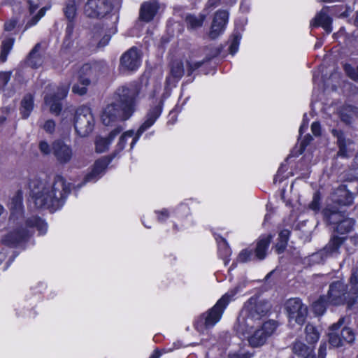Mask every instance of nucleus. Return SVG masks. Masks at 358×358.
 I'll list each match as a JSON object with an SVG mask.
<instances>
[{
	"label": "nucleus",
	"mask_w": 358,
	"mask_h": 358,
	"mask_svg": "<svg viewBox=\"0 0 358 358\" xmlns=\"http://www.w3.org/2000/svg\"><path fill=\"white\" fill-rule=\"evenodd\" d=\"M150 127L147 125L145 123L143 122L140 127L138 128L136 133H134V136H132V141L130 143V150H132L138 141L139 140L141 136L145 132L147 129H148Z\"/></svg>",
	"instance_id": "obj_47"
},
{
	"label": "nucleus",
	"mask_w": 358,
	"mask_h": 358,
	"mask_svg": "<svg viewBox=\"0 0 358 358\" xmlns=\"http://www.w3.org/2000/svg\"><path fill=\"white\" fill-rule=\"evenodd\" d=\"M331 8H343V6H324L310 20V28L322 27L327 34H330L333 31V19L328 14Z\"/></svg>",
	"instance_id": "obj_12"
},
{
	"label": "nucleus",
	"mask_w": 358,
	"mask_h": 358,
	"mask_svg": "<svg viewBox=\"0 0 358 358\" xmlns=\"http://www.w3.org/2000/svg\"><path fill=\"white\" fill-rule=\"evenodd\" d=\"M341 207L331 204L327 205L323 208L322 213L323 216V220L328 226L332 227L338 222L340 220H342L347 215L345 211H343L340 209Z\"/></svg>",
	"instance_id": "obj_19"
},
{
	"label": "nucleus",
	"mask_w": 358,
	"mask_h": 358,
	"mask_svg": "<svg viewBox=\"0 0 358 358\" xmlns=\"http://www.w3.org/2000/svg\"><path fill=\"white\" fill-rule=\"evenodd\" d=\"M157 2L144 1L140 7L138 20L145 23L153 20L159 10Z\"/></svg>",
	"instance_id": "obj_21"
},
{
	"label": "nucleus",
	"mask_w": 358,
	"mask_h": 358,
	"mask_svg": "<svg viewBox=\"0 0 358 358\" xmlns=\"http://www.w3.org/2000/svg\"><path fill=\"white\" fill-rule=\"evenodd\" d=\"M211 59V57H206L203 60L196 62H191L189 61H187V76H191L196 70L202 67L205 64L210 62Z\"/></svg>",
	"instance_id": "obj_40"
},
{
	"label": "nucleus",
	"mask_w": 358,
	"mask_h": 358,
	"mask_svg": "<svg viewBox=\"0 0 358 358\" xmlns=\"http://www.w3.org/2000/svg\"><path fill=\"white\" fill-rule=\"evenodd\" d=\"M343 69L349 78L358 83V65L356 67H354L352 64L345 63L343 64Z\"/></svg>",
	"instance_id": "obj_42"
},
{
	"label": "nucleus",
	"mask_w": 358,
	"mask_h": 358,
	"mask_svg": "<svg viewBox=\"0 0 358 358\" xmlns=\"http://www.w3.org/2000/svg\"><path fill=\"white\" fill-rule=\"evenodd\" d=\"M309 120L307 118V115L305 113L303 117V120L299 129V136H301L303 133L308 129Z\"/></svg>",
	"instance_id": "obj_59"
},
{
	"label": "nucleus",
	"mask_w": 358,
	"mask_h": 358,
	"mask_svg": "<svg viewBox=\"0 0 358 358\" xmlns=\"http://www.w3.org/2000/svg\"><path fill=\"white\" fill-rule=\"evenodd\" d=\"M348 236H338L333 234L328 243L321 250L313 255V257L317 259L318 263L324 262L327 258L338 255L340 248L347 240Z\"/></svg>",
	"instance_id": "obj_9"
},
{
	"label": "nucleus",
	"mask_w": 358,
	"mask_h": 358,
	"mask_svg": "<svg viewBox=\"0 0 358 358\" xmlns=\"http://www.w3.org/2000/svg\"><path fill=\"white\" fill-rule=\"evenodd\" d=\"M48 8H49L46 6L41 8L36 15L32 16L31 19L27 21L26 24V28H30L36 25L38 21L45 15V13Z\"/></svg>",
	"instance_id": "obj_46"
},
{
	"label": "nucleus",
	"mask_w": 358,
	"mask_h": 358,
	"mask_svg": "<svg viewBox=\"0 0 358 358\" xmlns=\"http://www.w3.org/2000/svg\"><path fill=\"white\" fill-rule=\"evenodd\" d=\"M69 113L71 114L75 131L79 135H85V133L92 129L94 118L92 110L89 106L82 105L76 110H65L63 113L62 121L68 118Z\"/></svg>",
	"instance_id": "obj_6"
},
{
	"label": "nucleus",
	"mask_w": 358,
	"mask_h": 358,
	"mask_svg": "<svg viewBox=\"0 0 358 358\" xmlns=\"http://www.w3.org/2000/svg\"><path fill=\"white\" fill-rule=\"evenodd\" d=\"M141 65V54L136 46H132L124 52L120 59L119 70L135 71Z\"/></svg>",
	"instance_id": "obj_11"
},
{
	"label": "nucleus",
	"mask_w": 358,
	"mask_h": 358,
	"mask_svg": "<svg viewBox=\"0 0 358 358\" xmlns=\"http://www.w3.org/2000/svg\"><path fill=\"white\" fill-rule=\"evenodd\" d=\"M15 38L8 37L3 40L0 50V62L3 63L6 62L8 56L14 45Z\"/></svg>",
	"instance_id": "obj_37"
},
{
	"label": "nucleus",
	"mask_w": 358,
	"mask_h": 358,
	"mask_svg": "<svg viewBox=\"0 0 358 358\" xmlns=\"http://www.w3.org/2000/svg\"><path fill=\"white\" fill-rule=\"evenodd\" d=\"M182 108L178 104H176L174 108L169 112L168 115V124H174L178 120V115L181 111Z\"/></svg>",
	"instance_id": "obj_50"
},
{
	"label": "nucleus",
	"mask_w": 358,
	"mask_h": 358,
	"mask_svg": "<svg viewBox=\"0 0 358 358\" xmlns=\"http://www.w3.org/2000/svg\"><path fill=\"white\" fill-rule=\"evenodd\" d=\"M122 129V127L118 125L115 127L112 131H110L108 136H106V138L108 139L109 142L112 143L115 138L121 133Z\"/></svg>",
	"instance_id": "obj_57"
},
{
	"label": "nucleus",
	"mask_w": 358,
	"mask_h": 358,
	"mask_svg": "<svg viewBox=\"0 0 358 358\" xmlns=\"http://www.w3.org/2000/svg\"><path fill=\"white\" fill-rule=\"evenodd\" d=\"M56 123L52 119L47 120L42 128L49 134H53L55 131Z\"/></svg>",
	"instance_id": "obj_55"
},
{
	"label": "nucleus",
	"mask_w": 358,
	"mask_h": 358,
	"mask_svg": "<svg viewBox=\"0 0 358 358\" xmlns=\"http://www.w3.org/2000/svg\"><path fill=\"white\" fill-rule=\"evenodd\" d=\"M53 154L61 164L69 162L72 158V149L62 139L55 140L52 143Z\"/></svg>",
	"instance_id": "obj_20"
},
{
	"label": "nucleus",
	"mask_w": 358,
	"mask_h": 358,
	"mask_svg": "<svg viewBox=\"0 0 358 358\" xmlns=\"http://www.w3.org/2000/svg\"><path fill=\"white\" fill-rule=\"evenodd\" d=\"M331 134L336 138V144L338 148L337 155L342 158L348 157V146L345 135L341 129H333Z\"/></svg>",
	"instance_id": "obj_28"
},
{
	"label": "nucleus",
	"mask_w": 358,
	"mask_h": 358,
	"mask_svg": "<svg viewBox=\"0 0 358 358\" xmlns=\"http://www.w3.org/2000/svg\"><path fill=\"white\" fill-rule=\"evenodd\" d=\"M344 319L340 318L338 321L334 323L329 327V332L328 333V342L330 347L340 348L344 346L343 338L341 336V332L338 333L341 326L343 324Z\"/></svg>",
	"instance_id": "obj_22"
},
{
	"label": "nucleus",
	"mask_w": 358,
	"mask_h": 358,
	"mask_svg": "<svg viewBox=\"0 0 358 358\" xmlns=\"http://www.w3.org/2000/svg\"><path fill=\"white\" fill-rule=\"evenodd\" d=\"M320 337V333L317 328L310 323H308L305 327V340L310 345L315 346Z\"/></svg>",
	"instance_id": "obj_35"
},
{
	"label": "nucleus",
	"mask_w": 358,
	"mask_h": 358,
	"mask_svg": "<svg viewBox=\"0 0 358 358\" xmlns=\"http://www.w3.org/2000/svg\"><path fill=\"white\" fill-rule=\"evenodd\" d=\"M34 108V94L32 93L25 94L20 103V114L22 119L27 120L31 115Z\"/></svg>",
	"instance_id": "obj_26"
},
{
	"label": "nucleus",
	"mask_w": 358,
	"mask_h": 358,
	"mask_svg": "<svg viewBox=\"0 0 358 358\" xmlns=\"http://www.w3.org/2000/svg\"><path fill=\"white\" fill-rule=\"evenodd\" d=\"M104 31L103 25L101 23H96L92 29V38L97 42L101 37Z\"/></svg>",
	"instance_id": "obj_49"
},
{
	"label": "nucleus",
	"mask_w": 358,
	"mask_h": 358,
	"mask_svg": "<svg viewBox=\"0 0 358 358\" xmlns=\"http://www.w3.org/2000/svg\"><path fill=\"white\" fill-rule=\"evenodd\" d=\"M10 218L19 220L24 217V208L23 205V196L21 191H18L11 199L9 206Z\"/></svg>",
	"instance_id": "obj_23"
},
{
	"label": "nucleus",
	"mask_w": 358,
	"mask_h": 358,
	"mask_svg": "<svg viewBox=\"0 0 358 358\" xmlns=\"http://www.w3.org/2000/svg\"><path fill=\"white\" fill-rule=\"evenodd\" d=\"M48 8H49L46 6L41 8L36 15L32 16L31 19L27 21L26 24V28H30L36 25L38 21L45 15V13Z\"/></svg>",
	"instance_id": "obj_45"
},
{
	"label": "nucleus",
	"mask_w": 358,
	"mask_h": 358,
	"mask_svg": "<svg viewBox=\"0 0 358 358\" xmlns=\"http://www.w3.org/2000/svg\"><path fill=\"white\" fill-rule=\"evenodd\" d=\"M313 140V138L310 134H307L306 135L304 136L303 138L301 140L300 143L299 150V155H302L305 152L307 146L310 143V142Z\"/></svg>",
	"instance_id": "obj_53"
},
{
	"label": "nucleus",
	"mask_w": 358,
	"mask_h": 358,
	"mask_svg": "<svg viewBox=\"0 0 358 358\" xmlns=\"http://www.w3.org/2000/svg\"><path fill=\"white\" fill-rule=\"evenodd\" d=\"M110 142L106 137H98L95 140V150L97 153H102L108 150Z\"/></svg>",
	"instance_id": "obj_41"
},
{
	"label": "nucleus",
	"mask_w": 358,
	"mask_h": 358,
	"mask_svg": "<svg viewBox=\"0 0 358 358\" xmlns=\"http://www.w3.org/2000/svg\"><path fill=\"white\" fill-rule=\"evenodd\" d=\"M113 159L114 158L110 155L96 159L91 171L85 176L83 182L86 183L96 181L101 177V174L106 170L108 165Z\"/></svg>",
	"instance_id": "obj_14"
},
{
	"label": "nucleus",
	"mask_w": 358,
	"mask_h": 358,
	"mask_svg": "<svg viewBox=\"0 0 358 358\" xmlns=\"http://www.w3.org/2000/svg\"><path fill=\"white\" fill-rule=\"evenodd\" d=\"M228 19L229 13L227 10H219L215 12L209 34L210 38H215L223 32Z\"/></svg>",
	"instance_id": "obj_18"
},
{
	"label": "nucleus",
	"mask_w": 358,
	"mask_h": 358,
	"mask_svg": "<svg viewBox=\"0 0 358 358\" xmlns=\"http://www.w3.org/2000/svg\"><path fill=\"white\" fill-rule=\"evenodd\" d=\"M134 134V131L132 129L124 131L119 138L118 142L115 146V150L109 154L114 159L117 157L121 152L124 150L127 143L129 138H131Z\"/></svg>",
	"instance_id": "obj_34"
},
{
	"label": "nucleus",
	"mask_w": 358,
	"mask_h": 358,
	"mask_svg": "<svg viewBox=\"0 0 358 358\" xmlns=\"http://www.w3.org/2000/svg\"><path fill=\"white\" fill-rule=\"evenodd\" d=\"M355 224V220L348 217L346 215L342 220H340L338 222H337V224L332 228L334 233L341 236L345 235V236H347V235L353 230Z\"/></svg>",
	"instance_id": "obj_29"
},
{
	"label": "nucleus",
	"mask_w": 358,
	"mask_h": 358,
	"mask_svg": "<svg viewBox=\"0 0 358 358\" xmlns=\"http://www.w3.org/2000/svg\"><path fill=\"white\" fill-rule=\"evenodd\" d=\"M293 352L301 358H317L315 346H308L301 341H295L292 345Z\"/></svg>",
	"instance_id": "obj_27"
},
{
	"label": "nucleus",
	"mask_w": 358,
	"mask_h": 358,
	"mask_svg": "<svg viewBox=\"0 0 358 358\" xmlns=\"http://www.w3.org/2000/svg\"><path fill=\"white\" fill-rule=\"evenodd\" d=\"M97 42H95L94 39L91 38L90 39L89 42L85 45V47H83V49H86L85 53L87 55H90L98 51L99 48L97 46Z\"/></svg>",
	"instance_id": "obj_52"
},
{
	"label": "nucleus",
	"mask_w": 358,
	"mask_h": 358,
	"mask_svg": "<svg viewBox=\"0 0 358 358\" xmlns=\"http://www.w3.org/2000/svg\"><path fill=\"white\" fill-rule=\"evenodd\" d=\"M48 8H49L46 6L41 8L36 15L32 16L31 19L27 21L26 24V28H30L36 25L38 21L45 15V13Z\"/></svg>",
	"instance_id": "obj_44"
},
{
	"label": "nucleus",
	"mask_w": 358,
	"mask_h": 358,
	"mask_svg": "<svg viewBox=\"0 0 358 358\" xmlns=\"http://www.w3.org/2000/svg\"><path fill=\"white\" fill-rule=\"evenodd\" d=\"M113 5L109 0H87L84 13L90 18L101 19L110 13Z\"/></svg>",
	"instance_id": "obj_8"
},
{
	"label": "nucleus",
	"mask_w": 358,
	"mask_h": 358,
	"mask_svg": "<svg viewBox=\"0 0 358 358\" xmlns=\"http://www.w3.org/2000/svg\"><path fill=\"white\" fill-rule=\"evenodd\" d=\"M39 150L44 155H49L51 152L50 145L45 141H41L38 145Z\"/></svg>",
	"instance_id": "obj_61"
},
{
	"label": "nucleus",
	"mask_w": 358,
	"mask_h": 358,
	"mask_svg": "<svg viewBox=\"0 0 358 358\" xmlns=\"http://www.w3.org/2000/svg\"><path fill=\"white\" fill-rule=\"evenodd\" d=\"M77 0H66L63 12L67 21L75 22L77 16L78 6Z\"/></svg>",
	"instance_id": "obj_36"
},
{
	"label": "nucleus",
	"mask_w": 358,
	"mask_h": 358,
	"mask_svg": "<svg viewBox=\"0 0 358 358\" xmlns=\"http://www.w3.org/2000/svg\"><path fill=\"white\" fill-rule=\"evenodd\" d=\"M321 194L319 191L315 192L313 194V199L309 203V208L315 212H318L321 207Z\"/></svg>",
	"instance_id": "obj_48"
},
{
	"label": "nucleus",
	"mask_w": 358,
	"mask_h": 358,
	"mask_svg": "<svg viewBox=\"0 0 358 358\" xmlns=\"http://www.w3.org/2000/svg\"><path fill=\"white\" fill-rule=\"evenodd\" d=\"M237 292L238 289L234 288L222 295L212 308L198 317L194 322V329L199 332H203L213 328L220 321L224 310Z\"/></svg>",
	"instance_id": "obj_4"
},
{
	"label": "nucleus",
	"mask_w": 358,
	"mask_h": 358,
	"mask_svg": "<svg viewBox=\"0 0 358 358\" xmlns=\"http://www.w3.org/2000/svg\"><path fill=\"white\" fill-rule=\"evenodd\" d=\"M290 235L291 231L287 229H284L280 231L278 233L277 243L273 247L276 254L280 255L285 251Z\"/></svg>",
	"instance_id": "obj_31"
},
{
	"label": "nucleus",
	"mask_w": 358,
	"mask_h": 358,
	"mask_svg": "<svg viewBox=\"0 0 358 358\" xmlns=\"http://www.w3.org/2000/svg\"><path fill=\"white\" fill-rule=\"evenodd\" d=\"M348 285L341 280L333 281L329 287L327 296L332 306L347 305L352 307L358 300V267L352 271Z\"/></svg>",
	"instance_id": "obj_3"
},
{
	"label": "nucleus",
	"mask_w": 358,
	"mask_h": 358,
	"mask_svg": "<svg viewBox=\"0 0 358 358\" xmlns=\"http://www.w3.org/2000/svg\"><path fill=\"white\" fill-rule=\"evenodd\" d=\"M331 306L327 294L320 295L317 300L313 302L312 309L314 313L318 316L322 315L327 310V308Z\"/></svg>",
	"instance_id": "obj_33"
},
{
	"label": "nucleus",
	"mask_w": 358,
	"mask_h": 358,
	"mask_svg": "<svg viewBox=\"0 0 358 358\" xmlns=\"http://www.w3.org/2000/svg\"><path fill=\"white\" fill-rule=\"evenodd\" d=\"M25 225L29 228H36L39 235H44L48 231L47 222L39 216H34L25 220Z\"/></svg>",
	"instance_id": "obj_32"
},
{
	"label": "nucleus",
	"mask_w": 358,
	"mask_h": 358,
	"mask_svg": "<svg viewBox=\"0 0 358 358\" xmlns=\"http://www.w3.org/2000/svg\"><path fill=\"white\" fill-rule=\"evenodd\" d=\"M41 48V43H37L26 57L25 63L32 69H37L43 64V56L39 53Z\"/></svg>",
	"instance_id": "obj_25"
},
{
	"label": "nucleus",
	"mask_w": 358,
	"mask_h": 358,
	"mask_svg": "<svg viewBox=\"0 0 358 358\" xmlns=\"http://www.w3.org/2000/svg\"><path fill=\"white\" fill-rule=\"evenodd\" d=\"M354 195L345 186L338 188L335 192L333 204L339 207L349 206L353 203Z\"/></svg>",
	"instance_id": "obj_24"
},
{
	"label": "nucleus",
	"mask_w": 358,
	"mask_h": 358,
	"mask_svg": "<svg viewBox=\"0 0 358 358\" xmlns=\"http://www.w3.org/2000/svg\"><path fill=\"white\" fill-rule=\"evenodd\" d=\"M327 341H322L318 349V357L317 358H325L327 356Z\"/></svg>",
	"instance_id": "obj_60"
},
{
	"label": "nucleus",
	"mask_w": 358,
	"mask_h": 358,
	"mask_svg": "<svg viewBox=\"0 0 358 358\" xmlns=\"http://www.w3.org/2000/svg\"><path fill=\"white\" fill-rule=\"evenodd\" d=\"M29 198L38 209L55 211L61 208L71 192V184L62 175L57 174L52 184L39 178L28 183Z\"/></svg>",
	"instance_id": "obj_1"
},
{
	"label": "nucleus",
	"mask_w": 358,
	"mask_h": 358,
	"mask_svg": "<svg viewBox=\"0 0 358 358\" xmlns=\"http://www.w3.org/2000/svg\"><path fill=\"white\" fill-rule=\"evenodd\" d=\"M341 336L345 343H352L355 340V334L354 331L348 327H344L341 330Z\"/></svg>",
	"instance_id": "obj_43"
},
{
	"label": "nucleus",
	"mask_w": 358,
	"mask_h": 358,
	"mask_svg": "<svg viewBox=\"0 0 358 358\" xmlns=\"http://www.w3.org/2000/svg\"><path fill=\"white\" fill-rule=\"evenodd\" d=\"M27 3L29 5V13H30V15H33L36 12V10L38 8L39 5H38V3H34L31 0H28Z\"/></svg>",
	"instance_id": "obj_64"
},
{
	"label": "nucleus",
	"mask_w": 358,
	"mask_h": 358,
	"mask_svg": "<svg viewBox=\"0 0 358 358\" xmlns=\"http://www.w3.org/2000/svg\"><path fill=\"white\" fill-rule=\"evenodd\" d=\"M11 78V71H0V87L4 89Z\"/></svg>",
	"instance_id": "obj_54"
},
{
	"label": "nucleus",
	"mask_w": 358,
	"mask_h": 358,
	"mask_svg": "<svg viewBox=\"0 0 358 358\" xmlns=\"http://www.w3.org/2000/svg\"><path fill=\"white\" fill-rule=\"evenodd\" d=\"M66 96V92H54L44 96V103L49 107L50 113L55 116H59L63 109L62 99Z\"/></svg>",
	"instance_id": "obj_17"
},
{
	"label": "nucleus",
	"mask_w": 358,
	"mask_h": 358,
	"mask_svg": "<svg viewBox=\"0 0 358 358\" xmlns=\"http://www.w3.org/2000/svg\"><path fill=\"white\" fill-rule=\"evenodd\" d=\"M277 323L274 320L264 322L262 326L256 329L249 337L248 342L253 348L263 345L277 329Z\"/></svg>",
	"instance_id": "obj_10"
},
{
	"label": "nucleus",
	"mask_w": 358,
	"mask_h": 358,
	"mask_svg": "<svg viewBox=\"0 0 358 358\" xmlns=\"http://www.w3.org/2000/svg\"><path fill=\"white\" fill-rule=\"evenodd\" d=\"M189 215L190 210L189 207L185 205L179 206L171 211L173 230L178 231L187 227L190 222Z\"/></svg>",
	"instance_id": "obj_15"
},
{
	"label": "nucleus",
	"mask_w": 358,
	"mask_h": 358,
	"mask_svg": "<svg viewBox=\"0 0 358 358\" xmlns=\"http://www.w3.org/2000/svg\"><path fill=\"white\" fill-rule=\"evenodd\" d=\"M311 131L315 136H320L322 134V129L320 122L318 121L313 122L311 124Z\"/></svg>",
	"instance_id": "obj_58"
},
{
	"label": "nucleus",
	"mask_w": 358,
	"mask_h": 358,
	"mask_svg": "<svg viewBox=\"0 0 358 358\" xmlns=\"http://www.w3.org/2000/svg\"><path fill=\"white\" fill-rule=\"evenodd\" d=\"M110 40V36H108V35H104L103 36L99 41H98V43H97V46H98V48H103L105 46H106L109 41Z\"/></svg>",
	"instance_id": "obj_62"
},
{
	"label": "nucleus",
	"mask_w": 358,
	"mask_h": 358,
	"mask_svg": "<svg viewBox=\"0 0 358 358\" xmlns=\"http://www.w3.org/2000/svg\"><path fill=\"white\" fill-rule=\"evenodd\" d=\"M272 234H261L255 241L254 249L245 248L238 254L236 260L240 263H246L250 261L262 262L268 255L271 243L273 241Z\"/></svg>",
	"instance_id": "obj_5"
},
{
	"label": "nucleus",
	"mask_w": 358,
	"mask_h": 358,
	"mask_svg": "<svg viewBox=\"0 0 358 358\" xmlns=\"http://www.w3.org/2000/svg\"><path fill=\"white\" fill-rule=\"evenodd\" d=\"M94 71V67L90 63L83 64L78 71V82L72 87V92L80 96L87 92V87L91 83L90 78Z\"/></svg>",
	"instance_id": "obj_13"
},
{
	"label": "nucleus",
	"mask_w": 358,
	"mask_h": 358,
	"mask_svg": "<svg viewBox=\"0 0 358 358\" xmlns=\"http://www.w3.org/2000/svg\"><path fill=\"white\" fill-rule=\"evenodd\" d=\"M204 17L202 15L200 17H197L196 15L192 14H188L185 18V22L187 24V29H196L201 27L203 25Z\"/></svg>",
	"instance_id": "obj_39"
},
{
	"label": "nucleus",
	"mask_w": 358,
	"mask_h": 358,
	"mask_svg": "<svg viewBox=\"0 0 358 358\" xmlns=\"http://www.w3.org/2000/svg\"><path fill=\"white\" fill-rule=\"evenodd\" d=\"M155 213L157 215V221L160 223L165 222L169 217L171 218V212L167 208L155 210Z\"/></svg>",
	"instance_id": "obj_51"
},
{
	"label": "nucleus",
	"mask_w": 358,
	"mask_h": 358,
	"mask_svg": "<svg viewBox=\"0 0 358 358\" xmlns=\"http://www.w3.org/2000/svg\"><path fill=\"white\" fill-rule=\"evenodd\" d=\"M138 92L132 87H119L114 101L104 108L101 120L104 125L111 126L117 121H126L135 113Z\"/></svg>",
	"instance_id": "obj_2"
},
{
	"label": "nucleus",
	"mask_w": 358,
	"mask_h": 358,
	"mask_svg": "<svg viewBox=\"0 0 358 358\" xmlns=\"http://www.w3.org/2000/svg\"><path fill=\"white\" fill-rule=\"evenodd\" d=\"M238 45L239 42L236 38L233 40V41L231 43L229 47V51L230 54L234 55L238 50Z\"/></svg>",
	"instance_id": "obj_63"
},
{
	"label": "nucleus",
	"mask_w": 358,
	"mask_h": 358,
	"mask_svg": "<svg viewBox=\"0 0 358 358\" xmlns=\"http://www.w3.org/2000/svg\"><path fill=\"white\" fill-rule=\"evenodd\" d=\"M285 309L289 322L294 321L299 325H303L307 317L308 308L301 299L292 298L287 300L285 304Z\"/></svg>",
	"instance_id": "obj_7"
},
{
	"label": "nucleus",
	"mask_w": 358,
	"mask_h": 358,
	"mask_svg": "<svg viewBox=\"0 0 358 358\" xmlns=\"http://www.w3.org/2000/svg\"><path fill=\"white\" fill-rule=\"evenodd\" d=\"M184 64L181 60L173 61L170 67V74L176 82H178L184 76Z\"/></svg>",
	"instance_id": "obj_38"
},
{
	"label": "nucleus",
	"mask_w": 358,
	"mask_h": 358,
	"mask_svg": "<svg viewBox=\"0 0 358 358\" xmlns=\"http://www.w3.org/2000/svg\"><path fill=\"white\" fill-rule=\"evenodd\" d=\"M29 235L27 229L17 228L6 234L1 241L2 243L10 248H16L29 239Z\"/></svg>",
	"instance_id": "obj_16"
},
{
	"label": "nucleus",
	"mask_w": 358,
	"mask_h": 358,
	"mask_svg": "<svg viewBox=\"0 0 358 358\" xmlns=\"http://www.w3.org/2000/svg\"><path fill=\"white\" fill-rule=\"evenodd\" d=\"M74 22L71 21H68L66 30H65V36H64V43H66V41L69 39V38H72L73 33L74 31Z\"/></svg>",
	"instance_id": "obj_56"
},
{
	"label": "nucleus",
	"mask_w": 358,
	"mask_h": 358,
	"mask_svg": "<svg viewBox=\"0 0 358 358\" xmlns=\"http://www.w3.org/2000/svg\"><path fill=\"white\" fill-rule=\"evenodd\" d=\"M164 103V101L161 99L157 105L151 106L148 110L145 115V120L143 122L148 127H151L160 117L163 111Z\"/></svg>",
	"instance_id": "obj_30"
}]
</instances>
